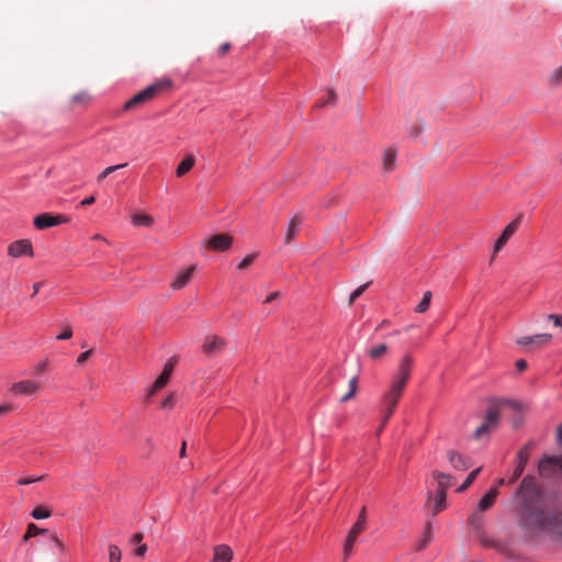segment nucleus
Listing matches in <instances>:
<instances>
[{"mask_svg":"<svg viewBox=\"0 0 562 562\" xmlns=\"http://www.w3.org/2000/svg\"><path fill=\"white\" fill-rule=\"evenodd\" d=\"M450 464L459 471H465L470 467V459L461 456L457 451L450 450L447 453Z\"/></svg>","mask_w":562,"mask_h":562,"instance_id":"2eb2a0df","label":"nucleus"},{"mask_svg":"<svg viewBox=\"0 0 562 562\" xmlns=\"http://www.w3.org/2000/svg\"><path fill=\"white\" fill-rule=\"evenodd\" d=\"M195 271V265L190 266L189 268L181 270L175 280L170 283V288L172 290H181L184 286L188 285L190 280L192 279V276Z\"/></svg>","mask_w":562,"mask_h":562,"instance_id":"4468645a","label":"nucleus"},{"mask_svg":"<svg viewBox=\"0 0 562 562\" xmlns=\"http://www.w3.org/2000/svg\"><path fill=\"white\" fill-rule=\"evenodd\" d=\"M552 338L551 334H537L533 336H522L516 340V344L525 347L540 348L550 342Z\"/></svg>","mask_w":562,"mask_h":562,"instance_id":"f8f14e48","label":"nucleus"},{"mask_svg":"<svg viewBox=\"0 0 562 562\" xmlns=\"http://www.w3.org/2000/svg\"><path fill=\"white\" fill-rule=\"evenodd\" d=\"M153 217L146 214H134L132 216V223L136 226H150L153 224Z\"/></svg>","mask_w":562,"mask_h":562,"instance_id":"a878e982","label":"nucleus"},{"mask_svg":"<svg viewBox=\"0 0 562 562\" xmlns=\"http://www.w3.org/2000/svg\"><path fill=\"white\" fill-rule=\"evenodd\" d=\"M446 499H447V494L445 491L436 492L435 502H434V506H432V516H436L437 514H439L440 512H442L446 508V506H447Z\"/></svg>","mask_w":562,"mask_h":562,"instance_id":"5701e85b","label":"nucleus"},{"mask_svg":"<svg viewBox=\"0 0 562 562\" xmlns=\"http://www.w3.org/2000/svg\"><path fill=\"white\" fill-rule=\"evenodd\" d=\"M41 390V384L34 380H21L9 387V393L14 396H33Z\"/></svg>","mask_w":562,"mask_h":562,"instance_id":"423d86ee","label":"nucleus"},{"mask_svg":"<svg viewBox=\"0 0 562 562\" xmlns=\"http://www.w3.org/2000/svg\"><path fill=\"white\" fill-rule=\"evenodd\" d=\"M498 495V491L496 487H492L487 494H485L479 502L477 504V510L479 512H484V510H487L490 509L493 504L495 503L496 501V497Z\"/></svg>","mask_w":562,"mask_h":562,"instance_id":"a211bd4d","label":"nucleus"},{"mask_svg":"<svg viewBox=\"0 0 562 562\" xmlns=\"http://www.w3.org/2000/svg\"><path fill=\"white\" fill-rule=\"evenodd\" d=\"M499 415L501 412L498 404H494L491 407H488V409L486 411L484 423L481 426H479L473 434L474 438L477 439L483 435L487 434L491 429L495 428L498 425Z\"/></svg>","mask_w":562,"mask_h":562,"instance_id":"39448f33","label":"nucleus"},{"mask_svg":"<svg viewBox=\"0 0 562 562\" xmlns=\"http://www.w3.org/2000/svg\"><path fill=\"white\" fill-rule=\"evenodd\" d=\"M482 468H477L475 470H473L468 476L467 479L464 480V482L459 486L458 488V492H463L465 491L467 488L470 487V485L473 483V481L475 480V477L477 476V474L480 473Z\"/></svg>","mask_w":562,"mask_h":562,"instance_id":"2f4dec72","label":"nucleus"},{"mask_svg":"<svg viewBox=\"0 0 562 562\" xmlns=\"http://www.w3.org/2000/svg\"><path fill=\"white\" fill-rule=\"evenodd\" d=\"M469 524L473 527V529L475 530V533L480 532V531H484V528H483L484 527V517L479 512H474L469 517Z\"/></svg>","mask_w":562,"mask_h":562,"instance_id":"b1692460","label":"nucleus"},{"mask_svg":"<svg viewBox=\"0 0 562 562\" xmlns=\"http://www.w3.org/2000/svg\"><path fill=\"white\" fill-rule=\"evenodd\" d=\"M168 381H169V376L167 375V373H161L154 382L151 393L157 392L160 389H162L168 383Z\"/></svg>","mask_w":562,"mask_h":562,"instance_id":"e433bc0d","label":"nucleus"},{"mask_svg":"<svg viewBox=\"0 0 562 562\" xmlns=\"http://www.w3.org/2000/svg\"><path fill=\"white\" fill-rule=\"evenodd\" d=\"M506 483L505 479H498L495 483V486L497 490L499 486L504 485Z\"/></svg>","mask_w":562,"mask_h":562,"instance_id":"338daca9","label":"nucleus"},{"mask_svg":"<svg viewBox=\"0 0 562 562\" xmlns=\"http://www.w3.org/2000/svg\"><path fill=\"white\" fill-rule=\"evenodd\" d=\"M430 301H431V292L426 291L424 293L422 301L416 305L415 312L425 313L429 308Z\"/></svg>","mask_w":562,"mask_h":562,"instance_id":"bb28decb","label":"nucleus"},{"mask_svg":"<svg viewBox=\"0 0 562 562\" xmlns=\"http://www.w3.org/2000/svg\"><path fill=\"white\" fill-rule=\"evenodd\" d=\"M413 357L405 355L401 358L395 374L393 375L389 389L382 396L383 424H386L395 411V407L406 387L412 374Z\"/></svg>","mask_w":562,"mask_h":562,"instance_id":"f03ea898","label":"nucleus"},{"mask_svg":"<svg viewBox=\"0 0 562 562\" xmlns=\"http://www.w3.org/2000/svg\"><path fill=\"white\" fill-rule=\"evenodd\" d=\"M499 404L502 405H508L510 407H513L514 409H520V405L517 403V402H513V401H502Z\"/></svg>","mask_w":562,"mask_h":562,"instance_id":"13d9d810","label":"nucleus"},{"mask_svg":"<svg viewBox=\"0 0 562 562\" xmlns=\"http://www.w3.org/2000/svg\"><path fill=\"white\" fill-rule=\"evenodd\" d=\"M90 100V95L87 92H79L72 97V101L76 103L87 104Z\"/></svg>","mask_w":562,"mask_h":562,"instance_id":"37998d69","label":"nucleus"},{"mask_svg":"<svg viewBox=\"0 0 562 562\" xmlns=\"http://www.w3.org/2000/svg\"><path fill=\"white\" fill-rule=\"evenodd\" d=\"M371 281L358 286L349 296L348 305H352L355 301L363 294Z\"/></svg>","mask_w":562,"mask_h":562,"instance_id":"c9c22d12","label":"nucleus"},{"mask_svg":"<svg viewBox=\"0 0 562 562\" xmlns=\"http://www.w3.org/2000/svg\"><path fill=\"white\" fill-rule=\"evenodd\" d=\"M337 103V93L334 89L328 90V97L325 100L319 101L315 106L323 108L328 104L335 105Z\"/></svg>","mask_w":562,"mask_h":562,"instance_id":"72a5a7b5","label":"nucleus"},{"mask_svg":"<svg viewBox=\"0 0 562 562\" xmlns=\"http://www.w3.org/2000/svg\"><path fill=\"white\" fill-rule=\"evenodd\" d=\"M280 296V292H272L270 293L267 299L265 300V303H270L272 302L273 300L278 299Z\"/></svg>","mask_w":562,"mask_h":562,"instance_id":"bf43d9fd","label":"nucleus"},{"mask_svg":"<svg viewBox=\"0 0 562 562\" xmlns=\"http://www.w3.org/2000/svg\"><path fill=\"white\" fill-rule=\"evenodd\" d=\"M548 319L553 323L555 327L562 326V316L558 314H549Z\"/></svg>","mask_w":562,"mask_h":562,"instance_id":"a18cd8bd","label":"nucleus"},{"mask_svg":"<svg viewBox=\"0 0 562 562\" xmlns=\"http://www.w3.org/2000/svg\"><path fill=\"white\" fill-rule=\"evenodd\" d=\"M170 87H171V80H169V79L159 80V81L148 86L144 90L139 91L133 98H131L124 104V110L125 111L133 110V109L148 102L149 100L154 99L159 92H161Z\"/></svg>","mask_w":562,"mask_h":562,"instance_id":"7ed1b4c3","label":"nucleus"},{"mask_svg":"<svg viewBox=\"0 0 562 562\" xmlns=\"http://www.w3.org/2000/svg\"><path fill=\"white\" fill-rule=\"evenodd\" d=\"M558 441L562 445V425L558 428ZM539 473L544 477L562 474V457H544L539 463Z\"/></svg>","mask_w":562,"mask_h":562,"instance_id":"20e7f679","label":"nucleus"},{"mask_svg":"<svg viewBox=\"0 0 562 562\" xmlns=\"http://www.w3.org/2000/svg\"><path fill=\"white\" fill-rule=\"evenodd\" d=\"M31 516L34 519H45L50 517V510L44 506H37L32 510Z\"/></svg>","mask_w":562,"mask_h":562,"instance_id":"473e14b6","label":"nucleus"},{"mask_svg":"<svg viewBox=\"0 0 562 562\" xmlns=\"http://www.w3.org/2000/svg\"><path fill=\"white\" fill-rule=\"evenodd\" d=\"M549 85L552 87H559L562 85V65L551 72L549 77Z\"/></svg>","mask_w":562,"mask_h":562,"instance_id":"cd10ccee","label":"nucleus"},{"mask_svg":"<svg viewBox=\"0 0 562 562\" xmlns=\"http://www.w3.org/2000/svg\"><path fill=\"white\" fill-rule=\"evenodd\" d=\"M147 551V546L146 544H140L136 550H135V554L137 557H144L145 553Z\"/></svg>","mask_w":562,"mask_h":562,"instance_id":"6e6d98bb","label":"nucleus"},{"mask_svg":"<svg viewBox=\"0 0 562 562\" xmlns=\"http://www.w3.org/2000/svg\"><path fill=\"white\" fill-rule=\"evenodd\" d=\"M47 530L46 529H42L40 527H37L34 522H30L26 527V531L22 538L23 541H27L29 539H31L32 537H35L37 535H43L45 533Z\"/></svg>","mask_w":562,"mask_h":562,"instance_id":"393cba45","label":"nucleus"},{"mask_svg":"<svg viewBox=\"0 0 562 562\" xmlns=\"http://www.w3.org/2000/svg\"><path fill=\"white\" fill-rule=\"evenodd\" d=\"M257 258V254L254 252V254H249L247 255L237 266V269L239 270H244L246 268H248L254 261L255 259Z\"/></svg>","mask_w":562,"mask_h":562,"instance_id":"ea45409f","label":"nucleus"},{"mask_svg":"<svg viewBox=\"0 0 562 562\" xmlns=\"http://www.w3.org/2000/svg\"><path fill=\"white\" fill-rule=\"evenodd\" d=\"M127 164H120V165H114V166H110L108 168H105L98 177H97V181L98 182H102L110 173L114 172L115 170H119L121 168H124L126 167Z\"/></svg>","mask_w":562,"mask_h":562,"instance_id":"f704fd0d","label":"nucleus"},{"mask_svg":"<svg viewBox=\"0 0 562 562\" xmlns=\"http://www.w3.org/2000/svg\"><path fill=\"white\" fill-rule=\"evenodd\" d=\"M172 404H173V395H172V394H170L169 396H167V397L165 398V401H164V402H162V404H161V407H162V408H169V407H171V406H172Z\"/></svg>","mask_w":562,"mask_h":562,"instance_id":"864d4df0","label":"nucleus"},{"mask_svg":"<svg viewBox=\"0 0 562 562\" xmlns=\"http://www.w3.org/2000/svg\"><path fill=\"white\" fill-rule=\"evenodd\" d=\"M91 353H92V349H89V350L80 353L79 357L77 358V363L80 366L83 364L88 360V358L91 356Z\"/></svg>","mask_w":562,"mask_h":562,"instance_id":"de8ad7c7","label":"nucleus"},{"mask_svg":"<svg viewBox=\"0 0 562 562\" xmlns=\"http://www.w3.org/2000/svg\"><path fill=\"white\" fill-rule=\"evenodd\" d=\"M43 479V476H31V477H26V479H21L18 481V484L20 485H27V484H31V483H34V482H38Z\"/></svg>","mask_w":562,"mask_h":562,"instance_id":"49530a36","label":"nucleus"},{"mask_svg":"<svg viewBox=\"0 0 562 562\" xmlns=\"http://www.w3.org/2000/svg\"><path fill=\"white\" fill-rule=\"evenodd\" d=\"M431 535H432L431 524L427 522L426 527H425L424 538L417 547L418 550H424L428 546V543L431 541Z\"/></svg>","mask_w":562,"mask_h":562,"instance_id":"c756f323","label":"nucleus"},{"mask_svg":"<svg viewBox=\"0 0 562 562\" xmlns=\"http://www.w3.org/2000/svg\"><path fill=\"white\" fill-rule=\"evenodd\" d=\"M43 283L42 282H36L33 284V294L32 296L36 295L40 291V289L42 288Z\"/></svg>","mask_w":562,"mask_h":562,"instance_id":"e2e57ef3","label":"nucleus"},{"mask_svg":"<svg viewBox=\"0 0 562 562\" xmlns=\"http://www.w3.org/2000/svg\"><path fill=\"white\" fill-rule=\"evenodd\" d=\"M63 328H64L63 333L59 334L56 338L58 340H67V339L71 338L72 337L71 326L69 324H65V325H63Z\"/></svg>","mask_w":562,"mask_h":562,"instance_id":"a19ab883","label":"nucleus"},{"mask_svg":"<svg viewBox=\"0 0 562 562\" xmlns=\"http://www.w3.org/2000/svg\"><path fill=\"white\" fill-rule=\"evenodd\" d=\"M68 222L67 217L63 215H53L50 213H42L37 215L33 223L37 229H45L48 227L57 226Z\"/></svg>","mask_w":562,"mask_h":562,"instance_id":"1a4fd4ad","label":"nucleus"},{"mask_svg":"<svg viewBox=\"0 0 562 562\" xmlns=\"http://www.w3.org/2000/svg\"><path fill=\"white\" fill-rule=\"evenodd\" d=\"M397 150L394 147H389L383 153L382 166L385 172H391L395 168Z\"/></svg>","mask_w":562,"mask_h":562,"instance_id":"dca6fc26","label":"nucleus"},{"mask_svg":"<svg viewBox=\"0 0 562 562\" xmlns=\"http://www.w3.org/2000/svg\"><path fill=\"white\" fill-rule=\"evenodd\" d=\"M205 248L214 251H224L233 245V237L228 234H216L204 241Z\"/></svg>","mask_w":562,"mask_h":562,"instance_id":"6e6552de","label":"nucleus"},{"mask_svg":"<svg viewBox=\"0 0 562 562\" xmlns=\"http://www.w3.org/2000/svg\"><path fill=\"white\" fill-rule=\"evenodd\" d=\"M46 367H47V363L46 362H43L38 366L37 368V371L38 372H44L46 370Z\"/></svg>","mask_w":562,"mask_h":562,"instance_id":"774afa93","label":"nucleus"},{"mask_svg":"<svg viewBox=\"0 0 562 562\" xmlns=\"http://www.w3.org/2000/svg\"><path fill=\"white\" fill-rule=\"evenodd\" d=\"M186 447H187V442L183 441L182 445H181L180 452H179L180 458L186 457Z\"/></svg>","mask_w":562,"mask_h":562,"instance_id":"0e129e2a","label":"nucleus"},{"mask_svg":"<svg viewBox=\"0 0 562 562\" xmlns=\"http://www.w3.org/2000/svg\"><path fill=\"white\" fill-rule=\"evenodd\" d=\"M353 396H355V394H351V392L349 391L348 393H346V395H344V396L341 397V401H342V402H347V401H349V400H350L351 397H353Z\"/></svg>","mask_w":562,"mask_h":562,"instance_id":"69168bd1","label":"nucleus"},{"mask_svg":"<svg viewBox=\"0 0 562 562\" xmlns=\"http://www.w3.org/2000/svg\"><path fill=\"white\" fill-rule=\"evenodd\" d=\"M121 550L116 544L109 546V560L110 562H121Z\"/></svg>","mask_w":562,"mask_h":562,"instance_id":"4c0bfd02","label":"nucleus"},{"mask_svg":"<svg viewBox=\"0 0 562 562\" xmlns=\"http://www.w3.org/2000/svg\"><path fill=\"white\" fill-rule=\"evenodd\" d=\"M367 524V515H366V507H362V509L360 510V514L358 516V521H361Z\"/></svg>","mask_w":562,"mask_h":562,"instance_id":"680f3d73","label":"nucleus"},{"mask_svg":"<svg viewBox=\"0 0 562 562\" xmlns=\"http://www.w3.org/2000/svg\"><path fill=\"white\" fill-rule=\"evenodd\" d=\"M50 539L56 544L57 549H59L60 552L66 551L65 543L55 533L50 535Z\"/></svg>","mask_w":562,"mask_h":562,"instance_id":"c03bdc74","label":"nucleus"},{"mask_svg":"<svg viewBox=\"0 0 562 562\" xmlns=\"http://www.w3.org/2000/svg\"><path fill=\"white\" fill-rule=\"evenodd\" d=\"M520 220L521 217L518 216L504 228L501 236L495 243L492 260L494 259L495 255L506 245L508 239L516 233V231L519 227Z\"/></svg>","mask_w":562,"mask_h":562,"instance_id":"9b49d317","label":"nucleus"},{"mask_svg":"<svg viewBox=\"0 0 562 562\" xmlns=\"http://www.w3.org/2000/svg\"><path fill=\"white\" fill-rule=\"evenodd\" d=\"M233 558V550L226 544H218L214 548L212 562H229Z\"/></svg>","mask_w":562,"mask_h":562,"instance_id":"f3484780","label":"nucleus"},{"mask_svg":"<svg viewBox=\"0 0 562 562\" xmlns=\"http://www.w3.org/2000/svg\"><path fill=\"white\" fill-rule=\"evenodd\" d=\"M231 49V44L229 43H224L223 45H221L220 47V55L221 56H224L226 55Z\"/></svg>","mask_w":562,"mask_h":562,"instance_id":"4d7b16f0","label":"nucleus"},{"mask_svg":"<svg viewBox=\"0 0 562 562\" xmlns=\"http://www.w3.org/2000/svg\"><path fill=\"white\" fill-rule=\"evenodd\" d=\"M356 540H357V537L355 535H352L351 532H348L345 544H344L345 559H347L351 554Z\"/></svg>","mask_w":562,"mask_h":562,"instance_id":"c85d7f7f","label":"nucleus"},{"mask_svg":"<svg viewBox=\"0 0 562 562\" xmlns=\"http://www.w3.org/2000/svg\"><path fill=\"white\" fill-rule=\"evenodd\" d=\"M194 164H195L194 156L192 154L186 155V157L182 159V161L177 166L176 176L178 178L183 177L193 168Z\"/></svg>","mask_w":562,"mask_h":562,"instance_id":"6ab92c4d","label":"nucleus"},{"mask_svg":"<svg viewBox=\"0 0 562 562\" xmlns=\"http://www.w3.org/2000/svg\"><path fill=\"white\" fill-rule=\"evenodd\" d=\"M302 224V217L299 215H294L289 223L286 233H285V244H290L294 240L299 226Z\"/></svg>","mask_w":562,"mask_h":562,"instance_id":"aec40b11","label":"nucleus"},{"mask_svg":"<svg viewBox=\"0 0 562 562\" xmlns=\"http://www.w3.org/2000/svg\"><path fill=\"white\" fill-rule=\"evenodd\" d=\"M226 346V340L216 335L205 337L202 345V350L207 357H213L220 353Z\"/></svg>","mask_w":562,"mask_h":562,"instance_id":"9d476101","label":"nucleus"},{"mask_svg":"<svg viewBox=\"0 0 562 562\" xmlns=\"http://www.w3.org/2000/svg\"><path fill=\"white\" fill-rule=\"evenodd\" d=\"M366 526H367V524L362 522V520H361V521H358V520H357V521L353 524V526L351 527V529L349 530V532H351L352 535H355L356 537H358L361 532H363V531H364Z\"/></svg>","mask_w":562,"mask_h":562,"instance_id":"79ce46f5","label":"nucleus"},{"mask_svg":"<svg viewBox=\"0 0 562 562\" xmlns=\"http://www.w3.org/2000/svg\"><path fill=\"white\" fill-rule=\"evenodd\" d=\"M143 538L144 535L142 532H136L131 537V542L134 544H138L143 540Z\"/></svg>","mask_w":562,"mask_h":562,"instance_id":"603ef678","label":"nucleus"},{"mask_svg":"<svg viewBox=\"0 0 562 562\" xmlns=\"http://www.w3.org/2000/svg\"><path fill=\"white\" fill-rule=\"evenodd\" d=\"M94 201H95L94 196H93V195H91V196H89V198H87V199L82 200V201L80 202V205H81V206L91 205V204H93V203H94Z\"/></svg>","mask_w":562,"mask_h":562,"instance_id":"052dcab7","label":"nucleus"},{"mask_svg":"<svg viewBox=\"0 0 562 562\" xmlns=\"http://www.w3.org/2000/svg\"><path fill=\"white\" fill-rule=\"evenodd\" d=\"M175 362L172 360H169L164 368V371L161 373H167V375L170 378L171 372L173 370Z\"/></svg>","mask_w":562,"mask_h":562,"instance_id":"8fccbe9b","label":"nucleus"},{"mask_svg":"<svg viewBox=\"0 0 562 562\" xmlns=\"http://www.w3.org/2000/svg\"><path fill=\"white\" fill-rule=\"evenodd\" d=\"M357 389H358V379H357V376H353L349 381V391L351 392V394H356Z\"/></svg>","mask_w":562,"mask_h":562,"instance_id":"09e8293b","label":"nucleus"},{"mask_svg":"<svg viewBox=\"0 0 562 562\" xmlns=\"http://www.w3.org/2000/svg\"><path fill=\"white\" fill-rule=\"evenodd\" d=\"M13 411V406L11 404H0V415H5Z\"/></svg>","mask_w":562,"mask_h":562,"instance_id":"3c124183","label":"nucleus"},{"mask_svg":"<svg viewBox=\"0 0 562 562\" xmlns=\"http://www.w3.org/2000/svg\"><path fill=\"white\" fill-rule=\"evenodd\" d=\"M8 256L11 258H20L23 256L33 257V246L29 239H18L8 245Z\"/></svg>","mask_w":562,"mask_h":562,"instance_id":"0eeeda50","label":"nucleus"},{"mask_svg":"<svg viewBox=\"0 0 562 562\" xmlns=\"http://www.w3.org/2000/svg\"><path fill=\"white\" fill-rule=\"evenodd\" d=\"M516 368L519 372L524 371L527 369V362L526 360L524 359H519L516 361Z\"/></svg>","mask_w":562,"mask_h":562,"instance_id":"5fc2aeb1","label":"nucleus"},{"mask_svg":"<svg viewBox=\"0 0 562 562\" xmlns=\"http://www.w3.org/2000/svg\"><path fill=\"white\" fill-rule=\"evenodd\" d=\"M515 497L519 503L522 521L528 528L547 532L551 537H562V510L549 507L536 477L525 476Z\"/></svg>","mask_w":562,"mask_h":562,"instance_id":"f257e3e1","label":"nucleus"},{"mask_svg":"<svg viewBox=\"0 0 562 562\" xmlns=\"http://www.w3.org/2000/svg\"><path fill=\"white\" fill-rule=\"evenodd\" d=\"M424 130V124L420 121L414 122L409 127L408 132L412 137H417L422 134Z\"/></svg>","mask_w":562,"mask_h":562,"instance_id":"58836bf2","label":"nucleus"},{"mask_svg":"<svg viewBox=\"0 0 562 562\" xmlns=\"http://www.w3.org/2000/svg\"><path fill=\"white\" fill-rule=\"evenodd\" d=\"M475 537L481 542L482 546L487 548H494L496 546V541L487 536L485 531H480L475 533Z\"/></svg>","mask_w":562,"mask_h":562,"instance_id":"7c9ffc66","label":"nucleus"},{"mask_svg":"<svg viewBox=\"0 0 562 562\" xmlns=\"http://www.w3.org/2000/svg\"><path fill=\"white\" fill-rule=\"evenodd\" d=\"M529 443L521 448L517 453V464L508 480V483L515 482L524 472L529 460Z\"/></svg>","mask_w":562,"mask_h":562,"instance_id":"ddd939ff","label":"nucleus"},{"mask_svg":"<svg viewBox=\"0 0 562 562\" xmlns=\"http://www.w3.org/2000/svg\"><path fill=\"white\" fill-rule=\"evenodd\" d=\"M389 352V346L386 344L374 345L367 350V355L371 360H380Z\"/></svg>","mask_w":562,"mask_h":562,"instance_id":"4be33fe9","label":"nucleus"},{"mask_svg":"<svg viewBox=\"0 0 562 562\" xmlns=\"http://www.w3.org/2000/svg\"><path fill=\"white\" fill-rule=\"evenodd\" d=\"M434 479L438 483V490L437 491H445L453 484V477L450 474H446L440 471H435L432 473Z\"/></svg>","mask_w":562,"mask_h":562,"instance_id":"412c9836","label":"nucleus"}]
</instances>
